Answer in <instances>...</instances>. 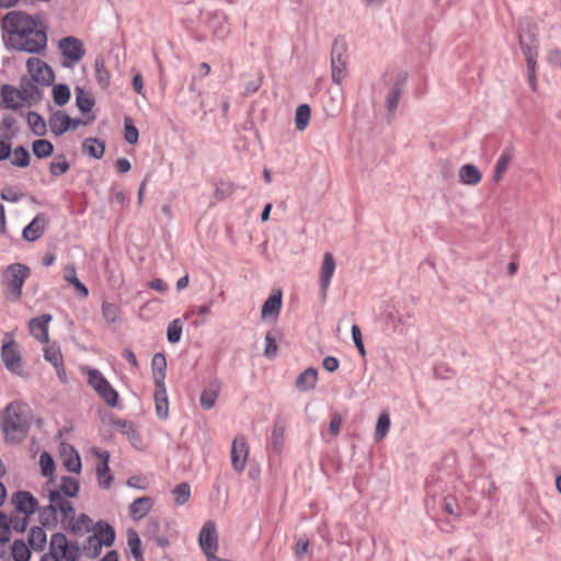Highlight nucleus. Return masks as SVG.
I'll list each match as a JSON object with an SVG mask.
<instances>
[{
	"instance_id": "1",
	"label": "nucleus",
	"mask_w": 561,
	"mask_h": 561,
	"mask_svg": "<svg viewBox=\"0 0 561 561\" xmlns=\"http://www.w3.org/2000/svg\"><path fill=\"white\" fill-rule=\"evenodd\" d=\"M1 27L3 41L11 49L39 54L47 47V28L37 15L13 10L3 16Z\"/></svg>"
},
{
	"instance_id": "2",
	"label": "nucleus",
	"mask_w": 561,
	"mask_h": 561,
	"mask_svg": "<svg viewBox=\"0 0 561 561\" xmlns=\"http://www.w3.org/2000/svg\"><path fill=\"white\" fill-rule=\"evenodd\" d=\"M32 424V410L23 401L10 402L0 415V426L7 444L16 445L24 440Z\"/></svg>"
},
{
	"instance_id": "3",
	"label": "nucleus",
	"mask_w": 561,
	"mask_h": 561,
	"mask_svg": "<svg viewBox=\"0 0 561 561\" xmlns=\"http://www.w3.org/2000/svg\"><path fill=\"white\" fill-rule=\"evenodd\" d=\"M42 496L48 500V504L39 510L43 527L56 528L60 525L65 529L76 513L71 500L62 499L57 492L42 493Z\"/></svg>"
},
{
	"instance_id": "4",
	"label": "nucleus",
	"mask_w": 561,
	"mask_h": 561,
	"mask_svg": "<svg viewBox=\"0 0 561 561\" xmlns=\"http://www.w3.org/2000/svg\"><path fill=\"white\" fill-rule=\"evenodd\" d=\"M31 275V270L24 264H10L2 274L4 294L11 301H19L22 296V288Z\"/></svg>"
},
{
	"instance_id": "5",
	"label": "nucleus",
	"mask_w": 561,
	"mask_h": 561,
	"mask_svg": "<svg viewBox=\"0 0 561 561\" xmlns=\"http://www.w3.org/2000/svg\"><path fill=\"white\" fill-rule=\"evenodd\" d=\"M347 49L344 38H334L331 48V77L335 84H341L347 76Z\"/></svg>"
},
{
	"instance_id": "6",
	"label": "nucleus",
	"mask_w": 561,
	"mask_h": 561,
	"mask_svg": "<svg viewBox=\"0 0 561 561\" xmlns=\"http://www.w3.org/2000/svg\"><path fill=\"white\" fill-rule=\"evenodd\" d=\"M114 540L115 531L113 527L106 523L99 522L94 526V534L88 538L84 550H87L90 557H96L102 546L110 547L113 545Z\"/></svg>"
},
{
	"instance_id": "7",
	"label": "nucleus",
	"mask_w": 561,
	"mask_h": 561,
	"mask_svg": "<svg viewBox=\"0 0 561 561\" xmlns=\"http://www.w3.org/2000/svg\"><path fill=\"white\" fill-rule=\"evenodd\" d=\"M58 49L62 56L61 65L73 68L85 55L83 42L75 36H66L58 42Z\"/></svg>"
},
{
	"instance_id": "8",
	"label": "nucleus",
	"mask_w": 561,
	"mask_h": 561,
	"mask_svg": "<svg viewBox=\"0 0 561 561\" xmlns=\"http://www.w3.org/2000/svg\"><path fill=\"white\" fill-rule=\"evenodd\" d=\"M88 383L96 391L101 399L106 402L107 405L112 408L117 405V391L111 386L108 380L99 369H88Z\"/></svg>"
},
{
	"instance_id": "9",
	"label": "nucleus",
	"mask_w": 561,
	"mask_h": 561,
	"mask_svg": "<svg viewBox=\"0 0 561 561\" xmlns=\"http://www.w3.org/2000/svg\"><path fill=\"white\" fill-rule=\"evenodd\" d=\"M198 545L207 561L218 558L216 556L219 547L218 531L214 520H207L202 526L198 535Z\"/></svg>"
},
{
	"instance_id": "10",
	"label": "nucleus",
	"mask_w": 561,
	"mask_h": 561,
	"mask_svg": "<svg viewBox=\"0 0 561 561\" xmlns=\"http://www.w3.org/2000/svg\"><path fill=\"white\" fill-rule=\"evenodd\" d=\"M49 553L66 561H78L80 558L79 546L75 542H69L62 533H56L50 537Z\"/></svg>"
},
{
	"instance_id": "11",
	"label": "nucleus",
	"mask_w": 561,
	"mask_h": 561,
	"mask_svg": "<svg viewBox=\"0 0 561 561\" xmlns=\"http://www.w3.org/2000/svg\"><path fill=\"white\" fill-rule=\"evenodd\" d=\"M1 358L5 368L22 378L27 377V373L23 368L22 357L19 351V346L14 341L7 342L1 348Z\"/></svg>"
},
{
	"instance_id": "12",
	"label": "nucleus",
	"mask_w": 561,
	"mask_h": 561,
	"mask_svg": "<svg viewBox=\"0 0 561 561\" xmlns=\"http://www.w3.org/2000/svg\"><path fill=\"white\" fill-rule=\"evenodd\" d=\"M80 491L79 481L70 476H64L58 482L49 480L43 488L42 493L57 492L62 499L72 500Z\"/></svg>"
},
{
	"instance_id": "13",
	"label": "nucleus",
	"mask_w": 561,
	"mask_h": 561,
	"mask_svg": "<svg viewBox=\"0 0 561 561\" xmlns=\"http://www.w3.org/2000/svg\"><path fill=\"white\" fill-rule=\"evenodd\" d=\"M26 68L31 78L41 84L48 85L54 81V72L51 68L38 58H28Z\"/></svg>"
},
{
	"instance_id": "14",
	"label": "nucleus",
	"mask_w": 561,
	"mask_h": 561,
	"mask_svg": "<svg viewBox=\"0 0 561 561\" xmlns=\"http://www.w3.org/2000/svg\"><path fill=\"white\" fill-rule=\"evenodd\" d=\"M249 446L242 435H237L231 446V466L237 472H242L247 466Z\"/></svg>"
},
{
	"instance_id": "15",
	"label": "nucleus",
	"mask_w": 561,
	"mask_h": 561,
	"mask_svg": "<svg viewBox=\"0 0 561 561\" xmlns=\"http://www.w3.org/2000/svg\"><path fill=\"white\" fill-rule=\"evenodd\" d=\"M335 260L332 253L325 252L323 254L322 264L320 267L319 286L323 298L327 296V291L330 287L331 279L335 272Z\"/></svg>"
},
{
	"instance_id": "16",
	"label": "nucleus",
	"mask_w": 561,
	"mask_h": 561,
	"mask_svg": "<svg viewBox=\"0 0 561 561\" xmlns=\"http://www.w3.org/2000/svg\"><path fill=\"white\" fill-rule=\"evenodd\" d=\"M12 504L19 514L32 515L39 512L38 501L27 491H19L12 496Z\"/></svg>"
},
{
	"instance_id": "17",
	"label": "nucleus",
	"mask_w": 561,
	"mask_h": 561,
	"mask_svg": "<svg viewBox=\"0 0 561 561\" xmlns=\"http://www.w3.org/2000/svg\"><path fill=\"white\" fill-rule=\"evenodd\" d=\"M93 454L98 457L99 463L96 466V477L99 485L107 489L113 481V476L110 472L108 460L110 454L106 450L93 449Z\"/></svg>"
},
{
	"instance_id": "18",
	"label": "nucleus",
	"mask_w": 561,
	"mask_h": 561,
	"mask_svg": "<svg viewBox=\"0 0 561 561\" xmlns=\"http://www.w3.org/2000/svg\"><path fill=\"white\" fill-rule=\"evenodd\" d=\"M154 505V500L150 496H140L135 499L128 506V516L138 522L145 518Z\"/></svg>"
},
{
	"instance_id": "19",
	"label": "nucleus",
	"mask_w": 561,
	"mask_h": 561,
	"mask_svg": "<svg viewBox=\"0 0 561 561\" xmlns=\"http://www.w3.org/2000/svg\"><path fill=\"white\" fill-rule=\"evenodd\" d=\"M53 317L48 313L31 319L28 328L31 334L41 343L48 342V324Z\"/></svg>"
},
{
	"instance_id": "20",
	"label": "nucleus",
	"mask_w": 561,
	"mask_h": 561,
	"mask_svg": "<svg viewBox=\"0 0 561 561\" xmlns=\"http://www.w3.org/2000/svg\"><path fill=\"white\" fill-rule=\"evenodd\" d=\"M405 81L407 73L400 75L386 98V108L391 114H393L398 107L399 101L404 92Z\"/></svg>"
},
{
	"instance_id": "21",
	"label": "nucleus",
	"mask_w": 561,
	"mask_h": 561,
	"mask_svg": "<svg viewBox=\"0 0 561 561\" xmlns=\"http://www.w3.org/2000/svg\"><path fill=\"white\" fill-rule=\"evenodd\" d=\"M286 432V421L283 417H277L273 424L271 436L268 438L270 447L276 453H280L284 446Z\"/></svg>"
},
{
	"instance_id": "22",
	"label": "nucleus",
	"mask_w": 561,
	"mask_h": 561,
	"mask_svg": "<svg viewBox=\"0 0 561 561\" xmlns=\"http://www.w3.org/2000/svg\"><path fill=\"white\" fill-rule=\"evenodd\" d=\"M282 309V293L280 290L274 291L263 304L261 317L263 320L276 319Z\"/></svg>"
},
{
	"instance_id": "23",
	"label": "nucleus",
	"mask_w": 561,
	"mask_h": 561,
	"mask_svg": "<svg viewBox=\"0 0 561 561\" xmlns=\"http://www.w3.org/2000/svg\"><path fill=\"white\" fill-rule=\"evenodd\" d=\"M46 226V218L43 214H38L34 219L23 229V238L27 241H36L39 239Z\"/></svg>"
},
{
	"instance_id": "24",
	"label": "nucleus",
	"mask_w": 561,
	"mask_h": 561,
	"mask_svg": "<svg viewBox=\"0 0 561 561\" xmlns=\"http://www.w3.org/2000/svg\"><path fill=\"white\" fill-rule=\"evenodd\" d=\"M514 158V148L506 147L500 154L493 172V182L499 183Z\"/></svg>"
},
{
	"instance_id": "25",
	"label": "nucleus",
	"mask_w": 561,
	"mask_h": 561,
	"mask_svg": "<svg viewBox=\"0 0 561 561\" xmlns=\"http://www.w3.org/2000/svg\"><path fill=\"white\" fill-rule=\"evenodd\" d=\"M459 181L469 186H476L481 182L482 174L474 164H463L458 171Z\"/></svg>"
},
{
	"instance_id": "26",
	"label": "nucleus",
	"mask_w": 561,
	"mask_h": 561,
	"mask_svg": "<svg viewBox=\"0 0 561 561\" xmlns=\"http://www.w3.org/2000/svg\"><path fill=\"white\" fill-rule=\"evenodd\" d=\"M72 118L66 113L56 112L49 118V128L55 136H60L70 129Z\"/></svg>"
},
{
	"instance_id": "27",
	"label": "nucleus",
	"mask_w": 561,
	"mask_h": 561,
	"mask_svg": "<svg viewBox=\"0 0 561 561\" xmlns=\"http://www.w3.org/2000/svg\"><path fill=\"white\" fill-rule=\"evenodd\" d=\"M317 380V369L313 367H309L298 375L295 386L299 391L306 392L312 390L316 387Z\"/></svg>"
},
{
	"instance_id": "28",
	"label": "nucleus",
	"mask_w": 561,
	"mask_h": 561,
	"mask_svg": "<svg viewBox=\"0 0 561 561\" xmlns=\"http://www.w3.org/2000/svg\"><path fill=\"white\" fill-rule=\"evenodd\" d=\"M2 100L8 108L16 110L22 106L24 98L22 93L12 85H3L1 90Z\"/></svg>"
},
{
	"instance_id": "29",
	"label": "nucleus",
	"mask_w": 561,
	"mask_h": 561,
	"mask_svg": "<svg viewBox=\"0 0 561 561\" xmlns=\"http://www.w3.org/2000/svg\"><path fill=\"white\" fill-rule=\"evenodd\" d=\"M64 279L76 288L79 296L83 298L89 296L87 286L77 277V271L73 264H68L65 266Z\"/></svg>"
},
{
	"instance_id": "30",
	"label": "nucleus",
	"mask_w": 561,
	"mask_h": 561,
	"mask_svg": "<svg viewBox=\"0 0 561 561\" xmlns=\"http://www.w3.org/2000/svg\"><path fill=\"white\" fill-rule=\"evenodd\" d=\"M82 151L93 159H101L105 152V142L99 138H85L82 142Z\"/></svg>"
},
{
	"instance_id": "31",
	"label": "nucleus",
	"mask_w": 561,
	"mask_h": 561,
	"mask_svg": "<svg viewBox=\"0 0 561 561\" xmlns=\"http://www.w3.org/2000/svg\"><path fill=\"white\" fill-rule=\"evenodd\" d=\"M92 528V519L87 514H73L71 522L65 528L66 531L78 535L82 531H90Z\"/></svg>"
},
{
	"instance_id": "32",
	"label": "nucleus",
	"mask_w": 561,
	"mask_h": 561,
	"mask_svg": "<svg viewBox=\"0 0 561 561\" xmlns=\"http://www.w3.org/2000/svg\"><path fill=\"white\" fill-rule=\"evenodd\" d=\"M114 426L118 432L125 435L134 446L138 447V444H140V436L133 422L127 420H117L114 422Z\"/></svg>"
},
{
	"instance_id": "33",
	"label": "nucleus",
	"mask_w": 561,
	"mask_h": 561,
	"mask_svg": "<svg viewBox=\"0 0 561 561\" xmlns=\"http://www.w3.org/2000/svg\"><path fill=\"white\" fill-rule=\"evenodd\" d=\"M160 522L158 518L152 517L148 520L147 527H146V536L150 539L157 542L160 547L167 548L169 547L170 542L168 538L160 536Z\"/></svg>"
},
{
	"instance_id": "34",
	"label": "nucleus",
	"mask_w": 561,
	"mask_h": 561,
	"mask_svg": "<svg viewBox=\"0 0 561 561\" xmlns=\"http://www.w3.org/2000/svg\"><path fill=\"white\" fill-rule=\"evenodd\" d=\"M76 104L81 113H89L94 106L93 95L85 91L83 88L77 87L76 90Z\"/></svg>"
},
{
	"instance_id": "35",
	"label": "nucleus",
	"mask_w": 561,
	"mask_h": 561,
	"mask_svg": "<svg viewBox=\"0 0 561 561\" xmlns=\"http://www.w3.org/2000/svg\"><path fill=\"white\" fill-rule=\"evenodd\" d=\"M28 543L36 551L44 550L47 543V535L43 527L34 526L28 534Z\"/></svg>"
},
{
	"instance_id": "36",
	"label": "nucleus",
	"mask_w": 561,
	"mask_h": 561,
	"mask_svg": "<svg viewBox=\"0 0 561 561\" xmlns=\"http://www.w3.org/2000/svg\"><path fill=\"white\" fill-rule=\"evenodd\" d=\"M127 545L136 561H144L141 551V540L136 530H127Z\"/></svg>"
},
{
	"instance_id": "37",
	"label": "nucleus",
	"mask_w": 561,
	"mask_h": 561,
	"mask_svg": "<svg viewBox=\"0 0 561 561\" xmlns=\"http://www.w3.org/2000/svg\"><path fill=\"white\" fill-rule=\"evenodd\" d=\"M310 116H311V108L308 104H300L296 108L295 124H296V128L299 131H304L307 128V126L309 125V122H310Z\"/></svg>"
},
{
	"instance_id": "38",
	"label": "nucleus",
	"mask_w": 561,
	"mask_h": 561,
	"mask_svg": "<svg viewBox=\"0 0 561 561\" xmlns=\"http://www.w3.org/2000/svg\"><path fill=\"white\" fill-rule=\"evenodd\" d=\"M172 496L175 505L182 506L191 499V486L186 482H182L172 490Z\"/></svg>"
},
{
	"instance_id": "39",
	"label": "nucleus",
	"mask_w": 561,
	"mask_h": 561,
	"mask_svg": "<svg viewBox=\"0 0 561 561\" xmlns=\"http://www.w3.org/2000/svg\"><path fill=\"white\" fill-rule=\"evenodd\" d=\"M27 123L32 131L37 136L46 134L47 126L44 118L36 112H30L27 114Z\"/></svg>"
},
{
	"instance_id": "40",
	"label": "nucleus",
	"mask_w": 561,
	"mask_h": 561,
	"mask_svg": "<svg viewBox=\"0 0 561 561\" xmlns=\"http://www.w3.org/2000/svg\"><path fill=\"white\" fill-rule=\"evenodd\" d=\"M94 67L98 83L101 85L102 89H106L110 84L111 75L105 67L104 60L102 58H96Z\"/></svg>"
},
{
	"instance_id": "41",
	"label": "nucleus",
	"mask_w": 561,
	"mask_h": 561,
	"mask_svg": "<svg viewBox=\"0 0 561 561\" xmlns=\"http://www.w3.org/2000/svg\"><path fill=\"white\" fill-rule=\"evenodd\" d=\"M154 403H156V412L157 415L165 420L169 415V401L167 396V390H161L160 392H154Z\"/></svg>"
},
{
	"instance_id": "42",
	"label": "nucleus",
	"mask_w": 561,
	"mask_h": 561,
	"mask_svg": "<svg viewBox=\"0 0 561 561\" xmlns=\"http://www.w3.org/2000/svg\"><path fill=\"white\" fill-rule=\"evenodd\" d=\"M33 153L38 158H47L54 151V146L49 140L46 139H37L32 145Z\"/></svg>"
},
{
	"instance_id": "43",
	"label": "nucleus",
	"mask_w": 561,
	"mask_h": 561,
	"mask_svg": "<svg viewBox=\"0 0 561 561\" xmlns=\"http://www.w3.org/2000/svg\"><path fill=\"white\" fill-rule=\"evenodd\" d=\"M277 331H268L265 335V347L264 356L268 359H273L277 354Z\"/></svg>"
},
{
	"instance_id": "44",
	"label": "nucleus",
	"mask_w": 561,
	"mask_h": 561,
	"mask_svg": "<svg viewBox=\"0 0 561 561\" xmlns=\"http://www.w3.org/2000/svg\"><path fill=\"white\" fill-rule=\"evenodd\" d=\"M11 553L14 561H28L31 552L26 543L22 540H14L11 547Z\"/></svg>"
},
{
	"instance_id": "45",
	"label": "nucleus",
	"mask_w": 561,
	"mask_h": 561,
	"mask_svg": "<svg viewBox=\"0 0 561 561\" xmlns=\"http://www.w3.org/2000/svg\"><path fill=\"white\" fill-rule=\"evenodd\" d=\"M440 505L443 511L450 516H459L460 507L456 497L451 494H446L440 499Z\"/></svg>"
},
{
	"instance_id": "46",
	"label": "nucleus",
	"mask_w": 561,
	"mask_h": 561,
	"mask_svg": "<svg viewBox=\"0 0 561 561\" xmlns=\"http://www.w3.org/2000/svg\"><path fill=\"white\" fill-rule=\"evenodd\" d=\"M390 428V417L388 413H381L377 420L375 430V440L379 442L385 438Z\"/></svg>"
},
{
	"instance_id": "47",
	"label": "nucleus",
	"mask_w": 561,
	"mask_h": 561,
	"mask_svg": "<svg viewBox=\"0 0 561 561\" xmlns=\"http://www.w3.org/2000/svg\"><path fill=\"white\" fill-rule=\"evenodd\" d=\"M70 94V89L66 84H56L53 88L54 102L59 106L65 105L69 101Z\"/></svg>"
},
{
	"instance_id": "48",
	"label": "nucleus",
	"mask_w": 561,
	"mask_h": 561,
	"mask_svg": "<svg viewBox=\"0 0 561 561\" xmlns=\"http://www.w3.org/2000/svg\"><path fill=\"white\" fill-rule=\"evenodd\" d=\"M39 467H41L42 474L44 477L51 478L54 476L55 468H56L55 461H54L53 457L50 456V454H48L47 451H44L41 454Z\"/></svg>"
},
{
	"instance_id": "49",
	"label": "nucleus",
	"mask_w": 561,
	"mask_h": 561,
	"mask_svg": "<svg viewBox=\"0 0 561 561\" xmlns=\"http://www.w3.org/2000/svg\"><path fill=\"white\" fill-rule=\"evenodd\" d=\"M64 466L70 472L80 473L81 459L79 454L75 449H71L70 454L65 456Z\"/></svg>"
},
{
	"instance_id": "50",
	"label": "nucleus",
	"mask_w": 561,
	"mask_h": 561,
	"mask_svg": "<svg viewBox=\"0 0 561 561\" xmlns=\"http://www.w3.org/2000/svg\"><path fill=\"white\" fill-rule=\"evenodd\" d=\"M11 163L20 168H26L30 164L28 151L22 146L15 148Z\"/></svg>"
},
{
	"instance_id": "51",
	"label": "nucleus",
	"mask_w": 561,
	"mask_h": 561,
	"mask_svg": "<svg viewBox=\"0 0 561 561\" xmlns=\"http://www.w3.org/2000/svg\"><path fill=\"white\" fill-rule=\"evenodd\" d=\"M124 138L130 145L137 144L139 138L138 129L129 117H126L124 122Z\"/></svg>"
},
{
	"instance_id": "52",
	"label": "nucleus",
	"mask_w": 561,
	"mask_h": 561,
	"mask_svg": "<svg viewBox=\"0 0 561 561\" xmlns=\"http://www.w3.org/2000/svg\"><path fill=\"white\" fill-rule=\"evenodd\" d=\"M182 335V324L180 319H174L168 325L167 337L172 344L178 343Z\"/></svg>"
},
{
	"instance_id": "53",
	"label": "nucleus",
	"mask_w": 561,
	"mask_h": 561,
	"mask_svg": "<svg viewBox=\"0 0 561 561\" xmlns=\"http://www.w3.org/2000/svg\"><path fill=\"white\" fill-rule=\"evenodd\" d=\"M102 316L107 323H114L118 319L119 308L114 304L103 302Z\"/></svg>"
},
{
	"instance_id": "54",
	"label": "nucleus",
	"mask_w": 561,
	"mask_h": 561,
	"mask_svg": "<svg viewBox=\"0 0 561 561\" xmlns=\"http://www.w3.org/2000/svg\"><path fill=\"white\" fill-rule=\"evenodd\" d=\"M44 358L49 362L53 366H60L64 363L61 352L59 347L50 345L44 351Z\"/></svg>"
},
{
	"instance_id": "55",
	"label": "nucleus",
	"mask_w": 561,
	"mask_h": 561,
	"mask_svg": "<svg viewBox=\"0 0 561 561\" xmlns=\"http://www.w3.org/2000/svg\"><path fill=\"white\" fill-rule=\"evenodd\" d=\"M69 170V163L64 156L56 157L50 163V172L54 176H60Z\"/></svg>"
},
{
	"instance_id": "56",
	"label": "nucleus",
	"mask_w": 561,
	"mask_h": 561,
	"mask_svg": "<svg viewBox=\"0 0 561 561\" xmlns=\"http://www.w3.org/2000/svg\"><path fill=\"white\" fill-rule=\"evenodd\" d=\"M218 397V391L216 389H205L201 394V405L205 410H210L214 408L216 400Z\"/></svg>"
},
{
	"instance_id": "57",
	"label": "nucleus",
	"mask_w": 561,
	"mask_h": 561,
	"mask_svg": "<svg viewBox=\"0 0 561 561\" xmlns=\"http://www.w3.org/2000/svg\"><path fill=\"white\" fill-rule=\"evenodd\" d=\"M522 49L526 59L527 69L536 68L538 57L537 48L522 43Z\"/></svg>"
},
{
	"instance_id": "58",
	"label": "nucleus",
	"mask_w": 561,
	"mask_h": 561,
	"mask_svg": "<svg viewBox=\"0 0 561 561\" xmlns=\"http://www.w3.org/2000/svg\"><path fill=\"white\" fill-rule=\"evenodd\" d=\"M11 524V529L15 530L16 533H23L27 528L28 525V515H14L11 518H9Z\"/></svg>"
},
{
	"instance_id": "59",
	"label": "nucleus",
	"mask_w": 561,
	"mask_h": 561,
	"mask_svg": "<svg viewBox=\"0 0 561 561\" xmlns=\"http://www.w3.org/2000/svg\"><path fill=\"white\" fill-rule=\"evenodd\" d=\"M11 524L9 518L0 514V542H7L10 540Z\"/></svg>"
},
{
	"instance_id": "60",
	"label": "nucleus",
	"mask_w": 561,
	"mask_h": 561,
	"mask_svg": "<svg viewBox=\"0 0 561 561\" xmlns=\"http://www.w3.org/2000/svg\"><path fill=\"white\" fill-rule=\"evenodd\" d=\"M351 332H352L353 342H354L356 348L358 350V352L362 356H365L366 351H365V346L363 343V337H362V332H360L359 327L357 324H353Z\"/></svg>"
},
{
	"instance_id": "61",
	"label": "nucleus",
	"mask_w": 561,
	"mask_h": 561,
	"mask_svg": "<svg viewBox=\"0 0 561 561\" xmlns=\"http://www.w3.org/2000/svg\"><path fill=\"white\" fill-rule=\"evenodd\" d=\"M152 370L153 373H165L167 370V359L162 353H157L153 355L152 360Z\"/></svg>"
},
{
	"instance_id": "62",
	"label": "nucleus",
	"mask_w": 561,
	"mask_h": 561,
	"mask_svg": "<svg viewBox=\"0 0 561 561\" xmlns=\"http://www.w3.org/2000/svg\"><path fill=\"white\" fill-rule=\"evenodd\" d=\"M1 198L5 202L16 203L22 198V194L12 187H5L1 191Z\"/></svg>"
},
{
	"instance_id": "63",
	"label": "nucleus",
	"mask_w": 561,
	"mask_h": 561,
	"mask_svg": "<svg viewBox=\"0 0 561 561\" xmlns=\"http://www.w3.org/2000/svg\"><path fill=\"white\" fill-rule=\"evenodd\" d=\"M547 61L550 66L561 69V49L553 48L547 54Z\"/></svg>"
},
{
	"instance_id": "64",
	"label": "nucleus",
	"mask_w": 561,
	"mask_h": 561,
	"mask_svg": "<svg viewBox=\"0 0 561 561\" xmlns=\"http://www.w3.org/2000/svg\"><path fill=\"white\" fill-rule=\"evenodd\" d=\"M322 365L325 370H328L329 373H333L337 370L340 362L334 356H327L324 357Z\"/></svg>"
}]
</instances>
